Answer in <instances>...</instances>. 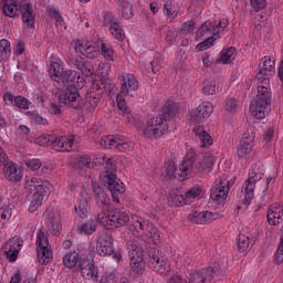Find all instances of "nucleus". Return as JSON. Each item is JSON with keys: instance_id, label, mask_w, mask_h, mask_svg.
Masks as SVG:
<instances>
[{"instance_id": "1", "label": "nucleus", "mask_w": 283, "mask_h": 283, "mask_svg": "<svg viewBox=\"0 0 283 283\" xmlns=\"http://www.w3.org/2000/svg\"><path fill=\"white\" fill-rule=\"evenodd\" d=\"M273 74H275V59L271 56L262 57L259 64V74H256L259 83L256 99L250 105V112L254 118H266L271 112V88H269V83Z\"/></svg>"}, {"instance_id": "2", "label": "nucleus", "mask_w": 283, "mask_h": 283, "mask_svg": "<svg viewBox=\"0 0 283 283\" xmlns=\"http://www.w3.org/2000/svg\"><path fill=\"white\" fill-rule=\"evenodd\" d=\"M193 153L189 151L182 163L179 165V168H176L174 161H168L164 168V176L166 178H176L178 176L180 180H187L188 176H191L193 171ZM216 165V157L211 154H206L203 159L195 165V171L202 174V171H211Z\"/></svg>"}, {"instance_id": "3", "label": "nucleus", "mask_w": 283, "mask_h": 283, "mask_svg": "<svg viewBox=\"0 0 283 283\" xmlns=\"http://www.w3.org/2000/svg\"><path fill=\"white\" fill-rule=\"evenodd\" d=\"M178 113V106L174 103V101L169 99L166 102L161 113L150 118L143 128L144 138H160V136H165L167 130L169 129V124L167 122L172 116H176Z\"/></svg>"}, {"instance_id": "4", "label": "nucleus", "mask_w": 283, "mask_h": 283, "mask_svg": "<svg viewBox=\"0 0 283 283\" xmlns=\"http://www.w3.org/2000/svg\"><path fill=\"white\" fill-rule=\"evenodd\" d=\"M96 164L104 165L106 171L102 175V182L108 187L113 202H120V196L125 193V184L116 176V164L114 158L99 155Z\"/></svg>"}, {"instance_id": "5", "label": "nucleus", "mask_w": 283, "mask_h": 283, "mask_svg": "<svg viewBox=\"0 0 283 283\" xmlns=\"http://www.w3.org/2000/svg\"><path fill=\"white\" fill-rule=\"evenodd\" d=\"M24 188L30 193L29 196V211L34 213L43 205L45 196L52 190V185L48 180L39 177H25Z\"/></svg>"}, {"instance_id": "6", "label": "nucleus", "mask_w": 283, "mask_h": 283, "mask_svg": "<svg viewBox=\"0 0 283 283\" xmlns=\"http://www.w3.org/2000/svg\"><path fill=\"white\" fill-rule=\"evenodd\" d=\"M130 231L135 238L144 242H151L156 247L160 244V231H158V228L138 214L132 217Z\"/></svg>"}, {"instance_id": "7", "label": "nucleus", "mask_w": 283, "mask_h": 283, "mask_svg": "<svg viewBox=\"0 0 283 283\" xmlns=\"http://www.w3.org/2000/svg\"><path fill=\"white\" fill-rule=\"evenodd\" d=\"M49 76L52 81L56 83H71L76 87H83V83H85V78L81 76V73L72 70L63 69V61L55 60L52 61L49 65Z\"/></svg>"}, {"instance_id": "8", "label": "nucleus", "mask_w": 283, "mask_h": 283, "mask_svg": "<svg viewBox=\"0 0 283 283\" xmlns=\"http://www.w3.org/2000/svg\"><path fill=\"white\" fill-rule=\"evenodd\" d=\"M129 212L120 211V210H109L107 212H99L97 214V222L104 227V229H120V227H125L129 224Z\"/></svg>"}, {"instance_id": "9", "label": "nucleus", "mask_w": 283, "mask_h": 283, "mask_svg": "<svg viewBox=\"0 0 283 283\" xmlns=\"http://www.w3.org/2000/svg\"><path fill=\"white\" fill-rule=\"evenodd\" d=\"M126 247L130 259V271H133L135 275H143V273H145V262L143 261V247L138 244L137 240L127 241Z\"/></svg>"}, {"instance_id": "10", "label": "nucleus", "mask_w": 283, "mask_h": 283, "mask_svg": "<svg viewBox=\"0 0 283 283\" xmlns=\"http://www.w3.org/2000/svg\"><path fill=\"white\" fill-rule=\"evenodd\" d=\"M148 266L155 273H159V275H168L171 273V262L169 259L160 253V251L156 250V248H151L148 251Z\"/></svg>"}, {"instance_id": "11", "label": "nucleus", "mask_w": 283, "mask_h": 283, "mask_svg": "<svg viewBox=\"0 0 283 283\" xmlns=\"http://www.w3.org/2000/svg\"><path fill=\"white\" fill-rule=\"evenodd\" d=\"M229 27V20L221 19L218 21H206L198 30H197V39H216V36H220L224 30Z\"/></svg>"}, {"instance_id": "12", "label": "nucleus", "mask_w": 283, "mask_h": 283, "mask_svg": "<svg viewBox=\"0 0 283 283\" xmlns=\"http://www.w3.org/2000/svg\"><path fill=\"white\" fill-rule=\"evenodd\" d=\"M36 252H38V262L40 264H50L52 262V258H54V252L52 251V247H50V240L48 239V234L43 229H40L36 232Z\"/></svg>"}, {"instance_id": "13", "label": "nucleus", "mask_w": 283, "mask_h": 283, "mask_svg": "<svg viewBox=\"0 0 283 283\" xmlns=\"http://www.w3.org/2000/svg\"><path fill=\"white\" fill-rule=\"evenodd\" d=\"M99 145L105 149H116V151H132L134 143L123 135H107L101 138Z\"/></svg>"}, {"instance_id": "14", "label": "nucleus", "mask_w": 283, "mask_h": 283, "mask_svg": "<svg viewBox=\"0 0 283 283\" xmlns=\"http://www.w3.org/2000/svg\"><path fill=\"white\" fill-rule=\"evenodd\" d=\"M262 176H264V174L260 171V166L258 164L252 165L249 170V177L244 181L242 187V191H244L247 201L253 200L255 196V185L260 182Z\"/></svg>"}, {"instance_id": "15", "label": "nucleus", "mask_w": 283, "mask_h": 283, "mask_svg": "<svg viewBox=\"0 0 283 283\" xmlns=\"http://www.w3.org/2000/svg\"><path fill=\"white\" fill-rule=\"evenodd\" d=\"M219 272H220V266L218 265L208 266L197 272L190 273L186 277L185 283H211V280H213L217 273Z\"/></svg>"}, {"instance_id": "16", "label": "nucleus", "mask_w": 283, "mask_h": 283, "mask_svg": "<svg viewBox=\"0 0 283 283\" xmlns=\"http://www.w3.org/2000/svg\"><path fill=\"white\" fill-rule=\"evenodd\" d=\"M96 253L102 258L113 255L114 238L107 231H98L96 234Z\"/></svg>"}, {"instance_id": "17", "label": "nucleus", "mask_w": 283, "mask_h": 283, "mask_svg": "<svg viewBox=\"0 0 283 283\" xmlns=\"http://www.w3.org/2000/svg\"><path fill=\"white\" fill-rule=\"evenodd\" d=\"M78 272L84 280L98 282V268L94 264V259L88 258L87 255H81Z\"/></svg>"}, {"instance_id": "18", "label": "nucleus", "mask_w": 283, "mask_h": 283, "mask_svg": "<svg viewBox=\"0 0 283 283\" xmlns=\"http://www.w3.org/2000/svg\"><path fill=\"white\" fill-rule=\"evenodd\" d=\"M59 102L66 105V107H72L73 109H81L83 107V97L78 93V88L67 87L59 97Z\"/></svg>"}, {"instance_id": "19", "label": "nucleus", "mask_w": 283, "mask_h": 283, "mask_svg": "<svg viewBox=\"0 0 283 283\" xmlns=\"http://www.w3.org/2000/svg\"><path fill=\"white\" fill-rule=\"evenodd\" d=\"M253 147H255V134L250 132L244 133L237 148V157L239 160H249Z\"/></svg>"}, {"instance_id": "20", "label": "nucleus", "mask_w": 283, "mask_h": 283, "mask_svg": "<svg viewBox=\"0 0 283 283\" xmlns=\"http://www.w3.org/2000/svg\"><path fill=\"white\" fill-rule=\"evenodd\" d=\"M21 249H23V239H21V237H13L9 239L2 247L6 260L11 263L17 262V260H19Z\"/></svg>"}, {"instance_id": "21", "label": "nucleus", "mask_w": 283, "mask_h": 283, "mask_svg": "<svg viewBox=\"0 0 283 283\" xmlns=\"http://www.w3.org/2000/svg\"><path fill=\"white\" fill-rule=\"evenodd\" d=\"M103 19H104V25L105 28H108L112 36H114L116 41H124L125 32L120 27V21H118V18H116L114 12L112 11L104 12Z\"/></svg>"}, {"instance_id": "22", "label": "nucleus", "mask_w": 283, "mask_h": 283, "mask_svg": "<svg viewBox=\"0 0 283 283\" xmlns=\"http://www.w3.org/2000/svg\"><path fill=\"white\" fill-rule=\"evenodd\" d=\"M74 50L76 54H82V56H85L86 59H96L101 48L94 42L77 40L74 44Z\"/></svg>"}, {"instance_id": "23", "label": "nucleus", "mask_w": 283, "mask_h": 283, "mask_svg": "<svg viewBox=\"0 0 283 283\" xmlns=\"http://www.w3.org/2000/svg\"><path fill=\"white\" fill-rule=\"evenodd\" d=\"M202 189L200 187L190 188L185 195H172V205L180 207V205H191L196 198H200Z\"/></svg>"}, {"instance_id": "24", "label": "nucleus", "mask_w": 283, "mask_h": 283, "mask_svg": "<svg viewBox=\"0 0 283 283\" xmlns=\"http://www.w3.org/2000/svg\"><path fill=\"white\" fill-rule=\"evenodd\" d=\"M211 114H213V104H211V102H203L190 113V116L191 120L195 123H202V120H207Z\"/></svg>"}, {"instance_id": "25", "label": "nucleus", "mask_w": 283, "mask_h": 283, "mask_svg": "<svg viewBox=\"0 0 283 283\" xmlns=\"http://www.w3.org/2000/svg\"><path fill=\"white\" fill-rule=\"evenodd\" d=\"M3 101L9 107H18L19 109H30V105H32V102H30V99L21 95L14 96L10 92L3 94Z\"/></svg>"}, {"instance_id": "26", "label": "nucleus", "mask_w": 283, "mask_h": 283, "mask_svg": "<svg viewBox=\"0 0 283 283\" xmlns=\"http://www.w3.org/2000/svg\"><path fill=\"white\" fill-rule=\"evenodd\" d=\"M218 218V214L211 212V211H201L198 212V210H192L188 214V220L190 222H193V224H209V222H213Z\"/></svg>"}, {"instance_id": "27", "label": "nucleus", "mask_w": 283, "mask_h": 283, "mask_svg": "<svg viewBox=\"0 0 283 283\" xmlns=\"http://www.w3.org/2000/svg\"><path fill=\"white\" fill-rule=\"evenodd\" d=\"M3 174L7 180L11 182H19L23 178V169L13 161H7L3 166Z\"/></svg>"}, {"instance_id": "28", "label": "nucleus", "mask_w": 283, "mask_h": 283, "mask_svg": "<svg viewBox=\"0 0 283 283\" xmlns=\"http://www.w3.org/2000/svg\"><path fill=\"white\" fill-rule=\"evenodd\" d=\"M229 196V187L224 181H219L210 191V198L214 202L222 205Z\"/></svg>"}, {"instance_id": "29", "label": "nucleus", "mask_w": 283, "mask_h": 283, "mask_svg": "<svg viewBox=\"0 0 283 283\" xmlns=\"http://www.w3.org/2000/svg\"><path fill=\"white\" fill-rule=\"evenodd\" d=\"M51 145L55 151H72L74 136H57Z\"/></svg>"}, {"instance_id": "30", "label": "nucleus", "mask_w": 283, "mask_h": 283, "mask_svg": "<svg viewBox=\"0 0 283 283\" xmlns=\"http://www.w3.org/2000/svg\"><path fill=\"white\" fill-rule=\"evenodd\" d=\"M22 21L29 30H34L36 15L32 9V3L27 2L21 6Z\"/></svg>"}, {"instance_id": "31", "label": "nucleus", "mask_w": 283, "mask_h": 283, "mask_svg": "<svg viewBox=\"0 0 283 283\" xmlns=\"http://www.w3.org/2000/svg\"><path fill=\"white\" fill-rule=\"evenodd\" d=\"M136 90H138V80H136V76L130 73H124L122 75V94H129L132 92H136Z\"/></svg>"}, {"instance_id": "32", "label": "nucleus", "mask_w": 283, "mask_h": 283, "mask_svg": "<svg viewBox=\"0 0 283 283\" xmlns=\"http://www.w3.org/2000/svg\"><path fill=\"white\" fill-rule=\"evenodd\" d=\"M196 139L199 140L200 147L207 148L213 145V138L211 135L205 129V126H196L192 129Z\"/></svg>"}, {"instance_id": "33", "label": "nucleus", "mask_w": 283, "mask_h": 283, "mask_svg": "<svg viewBox=\"0 0 283 283\" xmlns=\"http://www.w3.org/2000/svg\"><path fill=\"white\" fill-rule=\"evenodd\" d=\"M95 202L99 209H102L101 213H107L109 211V196L105 193V191L101 188L97 187L95 188Z\"/></svg>"}, {"instance_id": "34", "label": "nucleus", "mask_w": 283, "mask_h": 283, "mask_svg": "<svg viewBox=\"0 0 283 283\" xmlns=\"http://www.w3.org/2000/svg\"><path fill=\"white\" fill-rule=\"evenodd\" d=\"M283 221V208L275 203L271 206L268 210V222L269 224H272L275 227L276 224H280V222Z\"/></svg>"}, {"instance_id": "35", "label": "nucleus", "mask_w": 283, "mask_h": 283, "mask_svg": "<svg viewBox=\"0 0 283 283\" xmlns=\"http://www.w3.org/2000/svg\"><path fill=\"white\" fill-rule=\"evenodd\" d=\"M222 109L227 116H235L240 109V99L235 97H227L223 102Z\"/></svg>"}, {"instance_id": "36", "label": "nucleus", "mask_w": 283, "mask_h": 283, "mask_svg": "<svg viewBox=\"0 0 283 283\" xmlns=\"http://www.w3.org/2000/svg\"><path fill=\"white\" fill-rule=\"evenodd\" d=\"M117 6L118 14L122 17V19H125L126 21L134 19V10L129 0H117Z\"/></svg>"}, {"instance_id": "37", "label": "nucleus", "mask_w": 283, "mask_h": 283, "mask_svg": "<svg viewBox=\"0 0 283 283\" xmlns=\"http://www.w3.org/2000/svg\"><path fill=\"white\" fill-rule=\"evenodd\" d=\"M62 262L66 269H74L76 264H80L81 256L78 255V252L70 250L64 254Z\"/></svg>"}, {"instance_id": "38", "label": "nucleus", "mask_w": 283, "mask_h": 283, "mask_svg": "<svg viewBox=\"0 0 283 283\" xmlns=\"http://www.w3.org/2000/svg\"><path fill=\"white\" fill-rule=\"evenodd\" d=\"M19 12V0H3V13L9 19H14Z\"/></svg>"}, {"instance_id": "39", "label": "nucleus", "mask_w": 283, "mask_h": 283, "mask_svg": "<svg viewBox=\"0 0 283 283\" xmlns=\"http://www.w3.org/2000/svg\"><path fill=\"white\" fill-rule=\"evenodd\" d=\"M63 229L61 224V214L59 212L54 213L52 218L49 219V231L52 235H59Z\"/></svg>"}, {"instance_id": "40", "label": "nucleus", "mask_w": 283, "mask_h": 283, "mask_svg": "<svg viewBox=\"0 0 283 283\" xmlns=\"http://www.w3.org/2000/svg\"><path fill=\"white\" fill-rule=\"evenodd\" d=\"M74 209L77 216H80V218L85 219L90 213V202L87 201V199L81 197L77 201V205H75Z\"/></svg>"}, {"instance_id": "41", "label": "nucleus", "mask_w": 283, "mask_h": 283, "mask_svg": "<svg viewBox=\"0 0 283 283\" xmlns=\"http://www.w3.org/2000/svg\"><path fill=\"white\" fill-rule=\"evenodd\" d=\"M97 227H98V223L95 220H88L82 223L77 228V231L78 233H81V235H92L93 233H95Z\"/></svg>"}, {"instance_id": "42", "label": "nucleus", "mask_w": 283, "mask_h": 283, "mask_svg": "<svg viewBox=\"0 0 283 283\" xmlns=\"http://www.w3.org/2000/svg\"><path fill=\"white\" fill-rule=\"evenodd\" d=\"M275 145V127H269L263 134L264 149H272Z\"/></svg>"}, {"instance_id": "43", "label": "nucleus", "mask_w": 283, "mask_h": 283, "mask_svg": "<svg viewBox=\"0 0 283 283\" xmlns=\"http://www.w3.org/2000/svg\"><path fill=\"white\" fill-rule=\"evenodd\" d=\"M164 14L167 17L168 21H174L178 17V9L176 3L171 0H167L164 3Z\"/></svg>"}, {"instance_id": "44", "label": "nucleus", "mask_w": 283, "mask_h": 283, "mask_svg": "<svg viewBox=\"0 0 283 283\" xmlns=\"http://www.w3.org/2000/svg\"><path fill=\"white\" fill-rule=\"evenodd\" d=\"M234 60H235V48L230 46L221 51V56L219 61L222 62L223 65H229V63H231V61H234Z\"/></svg>"}, {"instance_id": "45", "label": "nucleus", "mask_w": 283, "mask_h": 283, "mask_svg": "<svg viewBox=\"0 0 283 283\" xmlns=\"http://www.w3.org/2000/svg\"><path fill=\"white\" fill-rule=\"evenodd\" d=\"M217 92H220V84L218 83V81H211V82L205 84L202 87V93L206 96H212Z\"/></svg>"}, {"instance_id": "46", "label": "nucleus", "mask_w": 283, "mask_h": 283, "mask_svg": "<svg viewBox=\"0 0 283 283\" xmlns=\"http://www.w3.org/2000/svg\"><path fill=\"white\" fill-rule=\"evenodd\" d=\"M249 244H251L249 235H245L243 233H239L238 245H237L238 252L239 253H244V251H247L249 249Z\"/></svg>"}, {"instance_id": "47", "label": "nucleus", "mask_w": 283, "mask_h": 283, "mask_svg": "<svg viewBox=\"0 0 283 283\" xmlns=\"http://www.w3.org/2000/svg\"><path fill=\"white\" fill-rule=\"evenodd\" d=\"M12 49L10 48V41L7 39L0 40V59L6 60L10 56Z\"/></svg>"}, {"instance_id": "48", "label": "nucleus", "mask_w": 283, "mask_h": 283, "mask_svg": "<svg viewBox=\"0 0 283 283\" xmlns=\"http://www.w3.org/2000/svg\"><path fill=\"white\" fill-rule=\"evenodd\" d=\"M101 50L102 56H104L106 61H114V49H112L111 44L102 43Z\"/></svg>"}, {"instance_id": "49", "label": "nucleus", "mask_w": 283, "mask_h": 283, "mask_svg": "<svg viewBox=\"0 0 283 283\" xmlns=\"http://www.w3.org/2000/svg\"><path fill=\"white\" fill-rule=\"evenodd\" d=\"M46 12L51 19H54L55 23H60V25L63 24V15H61V12L54 7H48Z\"/></svg>"}, {"instance_id": "50", "label": "nucleus", "mask_w": 283, "mask_h": 283, "mask_svg": "<svg viewBox=\"0 0 283 283\" xmlns=\"http://www.w3.org/2000/svg\"><path fill=\"white\" fill-rule=\"evenodd\" d=\"M216 39L217 38H203V41L197 45V50H199V52H205L206 50H209V48H213Z\"/></svg>"}, {"instance_id": "51", "label": "nucleus", "mask_w": 283, "mask_h": 283, "mask_svg": "<svg viewBox=\"0 0 283 283\" xmlns=\"http://www.w3.org/2000/svg\"><path fill=\"white\" fill-rule=\"evenodd\" d=\"M125 96H129V94H123L120 91L119 94H117L116 103L118 106V109L125 114L127 112V102L125 101Z\"/></svg>"}, {"instance_id": "52", "label": "nucleus", "mask_w": 283, "mask_h": 283, "mask_svg": "<svg viewBox=\"0 0 283 283\" xmlns=\"http://www.w3.org/2000/svg\"><path fill=\"white\" fill-rule=\"evenodd\" d=\"M42 164L43 163H41V159L33 158V159L27 160L25 166L31 171H41Z\"/></svg>"}, {"instance_id": "53", "label": "nucleus", "mask_w": 283, "mask_h": 283, "mask_svg": "<svg viewBox=\"0 0 283 283\" xmlns=\"http://www.w3.org/2000/svg\"><path fill=\"white\" fill-rule=\"evenodd\" d=\"M46 109L52 116H61L62 114L61 104L59 102H51Z\"/></svg>"}, {"instance_id": "54", "label": "nucleus", "mask_w": 283, "mask_h": 283, "mask_svg": "<svg viewBox=\"0 0 283 283\" xmlns=\"http://www.w3.org/2000/svg\"><path fill=\"white\" fill-rule=\"evenodd\" d=\"M12 218V208L10 206L0 207V220L8 221Z\"/></svg>"}, {"instance_id": "55", "label": "nucleus", "mask_w": 283, "mask_h": 283, "mask_svg": "<svg viewBox=\"0 0 283 283\" xmlns=\"http://www.w3.org/2000/svg\"><path fill=\"white\" fill-rule=\"evenodd\" d=\"M80 72H82V74H84V76H93L94 75V64H92V62H85L83 64V67L80 69Z\"/></svg>"}, {"instance_id": "56", "label": "nucleus", "mask_w": 283, "mask_h": 283, "mask_svg": "<svg viewBox=\"0 0 283 283\" xmlns=\"http://www.w3.org/2000/svg\"><path fill=\"white\" fill-rule=\"evenodd\" d=\"M196 30V22L193 20H189L185 22L181 27V34H189Z\"/></svg>"}, {"instance_id": "57", "label": "nucleus", "mask_w": 283, "mask_h": 283, "mask_svg": "<svg viewBox=\"0 0 283 283\" xmlns=\"http://www.w3.org/2000/svg\"><path fill=\"white\" fill-rule=\"evenodd\" d=\"M250 6L255 12H260L266 8V0H250Z\"/></svg>"}, {"instance_id": "58", "label": "nucleus", "mask_w": 283, "mask_h": 283, "mask_svg": "<svg viewBox=\"0 0 283 283\" xmlns=\"http://www.w3.org/2000/svg\"><path fill=\"white\" fill-rule=\"evenodd\" d=\"M109 70H111L109 63L102 62L98 64L96 72L101 76L105 77L109 74Z\"/></svg>"}, {"instance_id": "59", "label": "nucleus", "mask_w": 283, "mask_h": 283, "mask_svg": "<svg viewBox=\"0 0 283 283\" xmlns=\"http://www.w3.org/2000/svg\"><path fill=\"white\" fill-rule=\"evenodd\" d=\"M77 163L80 167H90L92 164V158L87 155H81L77 157Z\"/></svg>"}, {"instance_id": "60", "label": "nucleus", "mask_w": 283, "mask_h": 283, "mask_svg": "<svg viewBox=\"0 0 283 283\" xmlns=\"http://www.w3.org/2000/svg\"><path fill=\"white\" fill-rule=\"evenodd\" d=\"M283 262V243L279 245L275 254H274V264H282Z\"/></svg>"}, {"instance_id": "61", "label": "nucleus", "mask_w": 283, "mask_h": 283, "mask_svg": "<svg viewBox=\"0 0 283 283\" xmlns=\"http://www.w3.org/2000/svg\"><path fill=\"white\" fill-rule=\"evenodd\" d=\"M142 72H144V74H156V72H158V69H156V65H154V63L149 62L146 65L142 66Z\"/></svg>"}, {"instance_id": "62", "label": "nucleus", "mask_w": 283, "mask_h": 283, "mask_svg": "<svg viewBox=\"0 0 283 283\" xmlns=\"http://www.w3.org/2000/svg\"><path fill=\"white\" fill-rule=\"evenodd\" d=\"M52 171H54V164H50V163L42 164L40 168L41 174H52Z\"/></svg>"}, {"instance_id": "63", "label": "nucleus", "mask_w": 283, "mask_h": 283, "mask_svg": "<svg viewBox=\"0 0 283 283\" xmlns=\"http://www.w3.org/2000/svg\"><path fill=\"white\" fill-rule=\"evenodd\" d=\"M50 140H52V138L50 137V135H41L40 137H38L35 139L36 145H40L41 147L48 145L50 143Z\"/></svg>"}, {"instance_id": "64", "label": "nucleus", "mask_w": 283, "mask_h": 283, "mask_svg": "<svg viewBox=\"0 0 283 283\" xmlns=\"http://www.w3.org/2000/svg\"><path fill=\"white\" fill-rule=\"evenodd\" d=\"M168 283H185V280H182V276H180V274H174Z\"/></svg>"}]
</instances>
